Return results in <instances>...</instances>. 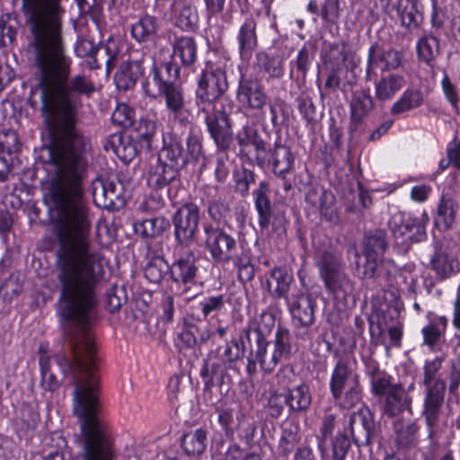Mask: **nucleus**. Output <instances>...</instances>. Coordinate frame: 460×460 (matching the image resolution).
<instances>
[{"instance_id":"1a4fd4ad","label":"nucleus","mask_w":460,"mask_h":460,"mask_svg":"<svg viewBox=\"0 0 460 460\" xmlns=\"http://www.w3.org/2000/svg\"><path fill=\"white\" fill-rule=\"evenodd\" d=\"M204 234L205 247L215 261L228 262L233 259L236 241L232 235L211 225L204 226Z\"/></svg>"},{"instance_id":"ddd939ff","label":"nucleus","mask_w":460,"mask_h":460,"mask_svg":"<svg viewBox=\"0 0 460 460\" xmlns=\"http://www.w3.org/2000/svg\"><path fill=\"white\" fill-rule=\"evenodd\" d=\"M317 296L313 293L299 294L286 299L289 312L301 325L309 326L314 320Z\"/></svg>"},{"instance_id":"bb28decb","label":"nucleus","mask_w":460,"mask_h":460,"mask_svg":"<svg viewBox=\"0 0 460 460\" xmlns=\"http://www.w3.org/2000/svg\"><path fill=\"white\" fill-rule=\"evenodd\" d=\"M158 29L157 21L150 15H146L131 26V34L138 42L154 41L157 37Z\"/></svg>"},{"instance_id":"f257e3e1","label":"nucleus","mask_w":460,"mask_h":460,"mask_svg":"<svg viewBox=\"0 0 460 460\" xmlns=\"http://www.w3.org/2000/svg\"><path fill=\"white\" fill-rule=\"evenodd\" d=\"M22 8L34 35L41 72V111L58 139L49 150L56 168L52 198L57 210L54 230L59 243L57 265H104V257L91 245V222L81 199L84 142L75 128L77 107L69 96V93L89 95L95 88L81 75L65 84L71 61L61 40L58 2H23Z\"/></svg>"},{"instance_id":"a18cd8bd","label":"nucleus","mask_w":460,"mask_h":460,"mask_svg":"<svg viewBox=\"0 0 460 460\" xmlns=\"http://www.w3.org/2000/svg\"><path fill=\"white\" fill-rule=\"evenodd\" d=\"M244 355V342L243 339L232 340L226 344L224 358L228 362H234L242 358Z\"/></svg>"},{"instance_id":"de8ad7c7","label":"nucleus","mask_w":460,"mask_h":460,"mask_svg":"<svg viewBox=\"0 0 460 460\" xmlns=\"http://www.w3.org/2000/svg\"><path fill=\"white\" fill-rule=\"evenodd\" d=\"M224 306L222 296H213L206 298L199 304L200 310L205 317L217 314Z\"/></svg>"},{"instance_id":"9d476101","label":"nucleus","mask_w":460,"mask_h":460,"mask_svg":"<svg viewBox=\"0 0 460 460\" xmlns=\"http://www.w3.org/2000/svg\"><path fill=\"white\" fill-rule=\"evenodd\" d=\"M199 222L198 206L188 203L177 209L172 223L176 239L183 244H189L194 238Z\"/></svg>"},{"instance_id":"5fc2aeb1","label":"nucleus","mask_w":460,"mask_h":460,"mask_svg":"<svg viewBox=\"0 0 460 460\" xmlns=\"http://www.w3.org/2000/svg\"><path fill=\"white\" fill-rule=\"evenodd\" d=\"M431 191V186L427 184H420L411 188L410 197L414 202L424 203L428 200Z\"/></svg>"},{"instance_id":"a211bd4d","label":"nucleus","mask_w":460,"mask_h":460,"mask_svg":"<svg viewBox=\"0 0 460 460\" xmlns=\"http://www.w3.org/2000/svg\"><path fill=\"white\" fill-rule=\"evenodd\" d=\"M402 58V53L395 49L384 50L372 47L368 51L367 73L369 75L376 67H380L383 71L396 69L401 66Z\"/></svg>"},{"instance_id":"c756f323","label":"nucleus","mask_w":460,"mask_h":460,"mask_svg":"<svg viewBox=\"0 0 460 460\" xmlns=\"http://www.w3.org/2000/svg\"><path fill=\"white\" fill-rule=\"evenodd\" d=\"M432 269L441 278H447L460 270L458 259L453 254L438 252L431 260Z\"/></svg>"},{"instance_id":"e433bc0d","label":"nucleus","mask_w":460,"mask_h":460,"mask_svg":"<svg viewBox=\"0 0 460 460\" xmlns=\"http://www.w3.org/2000/svg\"><path fill=\"white\" fill-rule=\"evenodd\" d=\"M98 184L99 186L97 184L94 186V199H96L100 195L103 198L102 205L104 207L114 205L116 199H118L120 195L119 185L110 180L102 181Z\"/></svg>"},{"instance_id":"8fccbe9b","label":"nucleus","mask_w":460,"mask_h":460,"mask_svg":"<svg viewBox=\"0 0 460 460\" xmlns=\"http://www.w3.org/2000/svg\"><path fill=\"white\" fill-rule=\"evenodd\" d=\"M371 385L372 392L376 395H387L390 388L394 385L391 384V377L385 374H377L374 376Z\"/></svg>"},{"instance_id":"bf43d9fd","label":"nucleus","mask_w":460,"mask_h":460,"mask_svg":"<svg viewBox=\"0 0 460 460\" xmlns=\"http://www.w3.org/2000/svg\"><path fill=\"white\" fill-rule=\"evenodd\" d=\"M447 158L456 168L460 169V140L454 139L447 147Z\"/></svg>"},{"instance_id":"37998d69","label":"nucleus","mask_w":460,"mask_h":460,"mask_svg":"<svg viewBox=\"0 0 460 460\" xmlns=\"http://www.w3.org/2000/svg\"><path fill=\"white\" fill-rule=\"evenodd\" d=\"M295 377V373L290 367H282L274 377L271 386L275 385L276 389H279V391L287 393L291 389Z\"/></svg>"},{"instance_id":"864d4df0","label":"nucleus","mask_w":460,"mask_h":460,"mask_svg":"<svg viewBox=\"0 0 460 460\" xmlns=\"http://www.w3.org/2000/svg\"><path fill=\"white\" fill-rule=\"evenodd\" d=\"M234 264L238 269L239 278L241 279L250 280L253 278L254 270L252 265L250 263L249 258L242 257L236 259Z\"/></svg>"},{"instance_id":"393cba45","label":"nucleus","mask_w":460,"mask_h":460,"mask_svg":"<svg viewBox=\"0 0 460 460\" xmlns=\"http://www.w3.org/2000/svg\"><path fill=\"white\" fill-rule=\"evenodd\" d=\"M197 58V46L190 37L177 38L173 43L172 59L183 66L193 64Z\"/></svg>"},{"instance_id":"b1692460","label":"nucleus","mask_w":460,"mask_h":460,"mask_svg":"<svg viewBox=\"0 0 460 460\" xmlns=\"http://www.w3.org/2000/svg\"><path fill=\"white\" fill-rule=\"evenodd\" d=\"M395 442L401 448L415 447L419 441V427L412 420H400L394 424Z\"/></svg>"},{"instance_id":"c85d7f7f","label":"nucleus","mask_w":460,"mask_h":460,"mask_svg":"<svg viewBox=\"0 0 460 460\" xmlns=\"http://www.w3.org/2000/svg\"><path fill=\"white\" fill-rule=\"evenodd\" d=\"M176 176L177 172L173 169L157 159L156 164L148 171L147 183L152 188L160 189L169 184Z\"/></svg>"},{"instance_id":"f3484780","label":"nucleus","mask_w":460,"mask_h":460,"mask_svg":"<svg viewBox=\"0 0 460 460\" xmlns=\"http://www.w3.org/2000/svg\"><path fill=\"white\" fill-rule=\"evenodd\" d=\"M208 131L217 146L222 149L229 147L232 142L231 126L225 112L210 114L206 117Z\"/></svg>"},{"instance_id":"dca6fc26","label":"nucleus","mask_w":460,"mask_h":460,"mask_svg":"<svg viewBox=\"0 0 460 460\" xmlns=\"http://www.w3.org/2000/svg\"><path fill=\"white\" fill-rule=\"evenodd\" d=\"M414 388L415 385L413 382L409 385L407 390L402 385H394L385 397V413L393 417L405 410H409L412 401L410 392L414 390Z\"/></svg>"},{"instance_id":"9b49d317","label":"nucleus","mask_w":460,"mask_h":460,"mask_svg":"<svg viewBox=\"0 0 460 460\" xmlns=\"http://www.w3.org/2000/svg\"><path fill=\"white\" fill-rule=\"evenodd\" d=\"M287 343L288 332L283 331L276 333L270 353L268 351V342L262 339L258 340L255 358L264 372L270 373L275 368L279 359L288 352Z\"/></svg>"},{"instance_id":"7ed1b4c3","label":"nucleus","mask_w":460,"mask_h":460,"mask_svg":"<svg viewBox=\"0 0 460 460\" xmlns=\"http://www.w3.org/2000/svg\"><path fill=\"white\" fill-rule=\"evenodd\" d=\"M386 249L385 239L379 235H370L366 238L364 262L361 257L356 253V270L362 278H388L394 270L395 265L392 261L380 260L379 257Z\"/></svg>"},{"instance_id":"39448f33","label":"nucleus","mask_w":460,"mask_h":460,"mask_svg":"<svg viewBox=\"0 0 460 460\" xmlns=\"http://www.w3.org/2000/svg\"><path fill=\"white\" fill-rule=\"evenodd\" d=\"M315 264L327 291L336 297H345L351 291V282L344 274L341 259L335 253L320 252Z\"/></svg>"},{"instance_id":"603ef678","label":"nucleus","mask_w":460,"mask_h":460,"mask_svg":"<svg viewBox=\"0 0 460 460\" xmlns=\"http://www.w3.org/2000/svg\"><path fill=\"white\" fill-rule=\"evenodd\" d=\"M234 177L236 190L242 194L247 193L250 183L253 181L252 172L248 170H243V172H237Z\"/></svg>"},{"instance_id":"79ce46f5","label":"nucleus","mask_w":460,"mask_h":460,"mask_svg":"<svg viewBox=\"0 0 460 460\" xmlns=\"http://www.w3.org/2000/svg\"><path fill=\"white\" fill-rule=\"evenodd\" d=\"M135 119V111L126 103L117 105L112 113V121L121 127H128L132 125Z\"/></svg>"},{"instance_id":"20e7f679","label":"nucleus","mask_w":460,"mask_h":460,"mask_svg":"<svg viewBox=\"0 0 460 460\" xmlns=\"http://www.w3.org/2000/svg\"><path fill=\"white\" fill-rule=\"evenodd\" d=\"M330 388L342 408L351 409L361 400L358 376L343 360H340L333 369Z\"/></svg>"},{"instance_id":"69168bd1","label":"nucleus","mask_w":460,"mask_h":460,"mask_svg":"<svg viewBox=\"0 0 460 460\" xmlns=\"http://www.w3.org/2000/svg\"><path fill=\"white\" fill-rule=\"evenodd\" d=\"M296 435L292 432L284 434L280 439L279 447L285 454H288L296 444Z\"/></svg>"},{"instance_id":"aec40b11","label":"nucleus","mask_w":460,"mask_h":460,"mask_svg":"<svg viewBox=\"0 0 460 460\" xmlns=\"http://www.w3.org/2000/svg\"><path fill=\"white\" fill-rule=\"evenodd\" d=\"M459 209L458 202L449 195L442 194L435 218V225L440 230H447L456 222Z\"/></svg>"},{"instance_id":"2eb2a0df","label":"nucleus","mask_w":460,"mask_h":460,"mask_svg":"<svg viewBox=\"0 0 460 460\" xmlns=\"http://www.w3.org/2000/svg\"><path fill=\"white\" fill-rule=\"evenodd\" d=\"M239 102L250 111H261L266 105L267 96L256 80H245L240 84Z\"/></svg>"},{"instance_id":"473e14b6","label":"nucleus","mask_w":460,"mask_h":460,"mask_svg":"<svg viewBox=\"0 0 460 460\" xmlns=\"http://www.w3.org/2000/svg\"><path fill=\"white\" fill-rule=\"evenodd\" d=\"M288 406L290 411H300L306 410L312 402V396L307 385L301 384L286 393Z\"/></svg>"},{"instance_id":"49530a36","label":"nucleus","mask_w":460,"mask_h":460,"mask_svg":"<svg viewBox=\"0 0 460 460\" xmlns=\"http://www.w3.org/2000/svg\"><path fill=\"white\" fill-rule=\"evenodd\" d=\"M143 226L146 235L155 236L166 230L170 223L164 217H155L145 220Z\"/></svg>"},{"instance_id":"774afa93","label":"nucleus","mask_w":460,"mask_h":460,"mask_svg":"<svg viewBox=\"0 0 460 460\" xmlns=\"http://www.w3.org/2000/svg\"><path fill=\"white\" fill-rule=\"evenodd\" d=\"M452 323L460 336V295L457 294L453 303V319Z\"/></svg>"},{"instance_id":"58836bf2","label":"nucleus","mask_w":460,"mask_h":460,"mask_svg":"<svg viewBox=\"0 0 460 460\" xmlns=\"http://www.w3.org/2000/svg\"><path fill=\"white\" fill-rule=\"evenodd\" d=\"M397 13L402 23L407 27H416L421 20V13L417 8L416 2H399Z\"/></svg>"},{"instance_id":"412c9836","label":"nucleus","mask_w":460,"mask_h":460,"mask_svg":"<svg viewBox=\"0 0 460 460\" xmlns=\"http://www.w3.org/2000/svg\"><path fill=\"white\" fill-rule=\"evenodd\" d=\"M293 277L283 268H274L270 270V277L266 280L268 291L272 296L285 299L288 298V292Z\"/></svg>"},{"instance_id":"2f4dec72","label":"nucleus","mask_w":460,"mask_h":460,"mask_svg":"<svg viewBox=\"0 0 460 460\" xmlns=\"http://www.w3.org/2000/svg\"><path fill=\"white\" fill-rule=\"evenodd\" d=\"M268 192L269 187L265 181L260 182L258 190L254 192L255 207L259 214V224L262 228L269 226L271 217V207Z\"/></svg>"},{"instance_id":"0eeeda50","label":"nucleus","mask_w":460,"mask_h":460,"mask_svg":"<svg viewBox=\"0 0 460 460\" xmlns=\"http://www.w3.org/2000/svg\"><path fill=\"white\" fill-rule=\"evenodd\" d=\"M226 62H208L199 81L197 97L203 103H212L226 91Z\"/></svg>"},{"instance_id":"3c124183","label":"nucleus","mask_w":460,"mask_h":460,"mask_svg":"<svg viewBox=\"0 0 460 460\" xmlns=\"http://www.w3.org/2000/svg\"><path fill=\"white\" fill-rule=\"evenodd\" d=\"M157 123L153 119L147 115L146 118H142L139 121L138 125V132L139 135L146 139L151 138L157 132Z\"/></svg>"},{"instance_id":"72a5a7b5","label":"nucleus","mask_w":460,"mask_h":460,"mask_svg":"<svg viewBox=\"0 0 460 460\" xmlns=\"http://www.w3.org/2000/svg\"><path fill=\"white\" fill-rule=\"evenodd\" d=\"M172 10L176 25L182 30L192 29L198 22L196 11L187 2H173Z\"/></svg>"},{"instance_id":"cd10ccee","label":"nucleus","mask_w":460,"mask_h":460,"mask_svg":"<svg viewBox=\"0 0 460 460\" xmlns=\"http://www.w3.org/2000/svg\"><path fill=\"white\" fill-rule=\"evenodd\" d=\"M270 161L273 172L279 176H283L292 169L294 155L288 146L276 143Z\"/></svg>"},{"instance_id":"ea45409f","label":"nucleus","mask_w":460,"mask_h":460,"mask_svg":"<svg viewBox=\"0 0 460 460\" xmlns=\"http://www.w3.org/2000/svg\"><path fill=\"white\" fill-rule=\"evenodd\" d=\"M285 404L288 405L286 393L279 391V389H276L275 385L270 386L268 398V407L270 415L279 417L282 413Z\"/></svg>"},{"instance_id":"09e8293b","label":"nucleus","mask_w":460,"mask_h":460,"mask_svg":"<svg viewBox=\"0 0 460 460\" xmlns=\"http://www.w3.org/2000/svg\"><path fill=\"white\" fill-rule=\"evenodd\" d=\"M40 373H41V386L46 390H55L58 386L57 377L49 370L47 360L40 358Z\"/></svg>"},{"instance_id":"4d7b16f0","label":"nucleus","mask_w":460,"mask_h":460,"mask_svg":"<svg viewBox=\"0 0 460 460\" xmlns=\"http://www.w3.org/2000/svg\"><path fill=\"white\" fill-rule=\"evenodd\" d=\"M188 158L198 160L202 155L201 143L196 137H190L187 140Z\"/></svg>"},{"instance_id":"4468645a","label":"nucleus","mask_w":460,"mask_h":460,"mask_svg":"<svg viewBox=\"0 0 460 460\" xmlns=\"http://www.w3.org/2000/svg\"><path fill=\"white\" fill-rule=\"evenodd\" d=\"M194 253L190 251L181 255L171 266V275L174 282L184 286L181 294L187 292L195 282L198 268Z\"/></svg>"},{"instance_id":"052dcab7","label":"nucleus","mask_w":460,"mask_h":460,"mask_svg":"<svg viewBox=\"0 0 460 460\" xmlns=\"http://www.w3.org/2000/svg\"><path fill=\"white\" fill-rule=\"evenodd\" d=\"M14 72L6 63L0 61V92L13 79Z\"/></svg>"},{"instance_id":"13d9d810","label":"nucleus","mask_w":460,"mask_h":460,"mask_svg":"<svg viewBox=\"0 0 460 460\" xmlns=\"http://www.w3.org/2000/svg\"><path fill=\"white\" fill-rule=\"evenodd\" d=\"M441 84H442L443 92H444L447 99L448 100V102L454 107H456L457 102H458V96H457L455 86L451 84V82L447 75H444Z\"/></svg>"},{"instance_id":"f8f14e48","label":"nucleus","mask_w":460,"mask_h":460,"mask_svg":"<svg viewBox=\"0 0 460 460\" xmlns=\"http://www.w3.org/2000/svg\"><path fill=\"white\" fill-rule=\"evenodd\" d=\"M236 141L240 147V153L245 155H252L260 163L266 160V146L260 137L255 125L245 124L236 134Z\"/></svg>"},{"instance_id":"c03bdc74","label":"nucleus","mask_w":460,"mask_h":460,"mask_svg":"<svg viewBox=\"0 0 460 460\" xmlns=\"http://www.w3.org/2000/svg\"><path fill=\"white\" fill-rule=\"evenodd\" d=\"M346 58L345 46L334 45L330 49L325 62L332 70H338L344 64Z\"/></svg>"},{"instance_id":"5701e85b","label":"nucleus","mask_w":460,"mask_h":460,"mask_svg":"<svg viewBox=\"0 0 460 460\" xmlns=\"http://www.w3.org/2000/svg\"><path fill=\"white\" fill-rule=\"evenodd\" d=\"M143 73L144 67L140 61L123 63L115 75L114 81L119 89L126 91L134 87Z\"/></svg>"},{"instance_id":"6e6552de","label":"nucleus","mask_w":460,"mask_h":460,"mask_svg":"<svg viewBox=\"0 0 460 460\" xmlns=\"http://www.w3.org/2000/svg\"><path fill=\"white\" fill-rule=\"evenodd\" d=\"M153 81L158 87L159 93L164 98L169 115L181 123L189 121L190 111L181 90L172 83L162 80L157 72L155 73Z\"/></svg>"},{"instance_id":"338daca9","label":"nucleus","mask_w":460,"mask_h":460,"mask_svg":"<svg viewBox=\"0 0 460 460\" xmlns=\"http://www.w3.org/2000/svg\"><path fill=\"white\" fill-rule=\"evenodd\" d=\"M460 385V370L453 367L449 375L448 391L455 394Z\"/></svg>"},{"instance_id":"a19ab883","label":"nucleus","mask_w":460,"mask_h":460,"mask_svg":"<svg viewBox=\"0 0 460 460\" xmlns=\"http://www.w3.org/2000/svg\"><path fill=\"white\" fill-rule=\"evenodd\" d=\"M259 61L263 70L272 77H280L283 75V60L279 56L270 57L262 54L259 57Z\"/></svg>"},{"instance_id":"6e6d98bb","label":"nucleus","mask_w":460,"mask_h":460,"mask_svg":"<svg viewBox=\"0 0 460 460\" xmlns=\"http://www.w3.org/2000/svg\"><path fill=\"white\" fill-rule=\"evenodd\" d=\"M421 332L424 343L429 346H433L442 334L440 327H438L435 323H431L423 327Z\"/></svg>"},{"instance_id":"f704fd0d","label":"nucleus","mask_w":460,"mask_h":460,"mask_svg":"<svg viewBox=\"0 0 460 460\" xmlns=\"http://www.w3.org/2000/svg\"><path fill=\"white\" fill-rule=\"evenodd\" d=\"M372 107L373 100L369 94L363 92L354 93L350 102L351 120L359 123Z\"/></svg>"},{"instance_id":"4c0bfd02","label":"nucleus","mask_w":460,"mask_h":460,"mask_svg":"<svg viewBox=\"0 0 460 460\" xmlns=\"http://www.w3.org/2000/svg\"><path fill=\"white\" fill-rule=\"evenodd\" d=\"M417 52L422 61L426 63L431 62L439 53L438 39L432 36L420 38L417 43Z\"/></svg>"},{"instance_id":"4be33fe9","label":"nucleus","mask_w":460,"mask_h":460,"mask_svg":"<svg viewBox=\"0 0 460 460\" xmlns=\"http://www.w3.org/2000/svg\"><path fill=\"white\" fill-rule=\"evenodd\" d=\"M164 146L158 155V160L169 165V168L178 172L186 164V158L182 154V146L180 141L175 137H171L169 141L164 140Z\"/></svg>"},{"instance_id":"c9c22d12","label":"nucleus","mask_w":460,"mask_h":460,"mask_svg":"<svg viewBox=\"0 0 460 460\" xmlns=\"http://www.w3.org/2000/svg\"><path fill=\"white\" fill-rule=\"evenodd\" d=\"M207 433L202 429H198L184 435L181 446L189 455H199L207 447Z\"/></svg>"},{"instance_id":"a878e982","label":"nucleus","mask_w":460,"mask_h":460,"mask_svg":"<svg viewBox=\"0 0 460 460\" xmlns=\"http://www.w3.org/2000/svg\"><path fill=\"white\" fill-rule=\"evenodd\" d=\"M424 102V94L420 89L408 88L391 107L393 115L401 114L420 107Z\"/></svg>"},{"instance_id":"0e129e2a","label":"nucleus","mask_w":460,"mask_h":460,"mask_svg":"<svg viewBox=\"0 0 460 460\" xmlns=\"http://www.w3.org/2000/svg\"><path fill=\"white\" fill-rule=\"evenodd\" d=\"M116 153L124 162H129L136 156L137 151L133 145L125 146L121 143L117 146Z\"/></svg>"},{"instance_id":"680f3d73","label":"nucleus","mask_w":460,"mask_h":460,"mask_svg":"<svg viewBox=\"0 0 460 460\" xmlns=\"http://www.w3.org/2000/svg\"><path fill=\"white\" fill-rule=\"evenodd\" d=\"M285 103L280 99H276L270 103V121L273 126L279 123V115L283 113Z\"/></svg>"},{"instance_id":"7c9ffc66","label":"nucleus","mask_w":460,"mask_h":460,"mask_svg":"<svg viewBox=\"0 0 460 460\" xmlns=\"http://www.w3.org/2000/svg\"><path fill=\"white\" fill-rule=\"evenodd\" d=\"M255 30L256 23L253 19H247L239 30V50L243 58H248L257 46Z\"/></svg>"},{"instance_id":"423d86ee","label":"nucleus","mask_w":460,"mask_h":460,"mask_svg":"<svg viewBox=\"0 0 460 460\" xmlns=\"http://www.w3.org/2000/svg\"><path fill=\"white\" fill-rule=\"evenodd\" d=\"M429 216L423 211L420 217L410 213L394 214L390 220V227L398 243H419L426 237V226Z\"/></svg>"},{"instance_id":"f03ea898","label":"nucleus","mask_w":460,"mask_h":460,"mask_svg":"<svg viewBox=\"0 0 460 460\" xmlns=\"http://www.w3.org/2000/svg\"><path fill=\"white\" fill-rule=\"evenodd\" d=\"M442 357L426 360L423 366V415L428 426L436 425L445 399L447 385L443 377Z\"/></svg>"},{"instance_id":"e2e57ef3","label":"nucleus","mask_w":460,"mask_h":460,"mask_svg":"<svg viewBox=\"0 0 460 460\" xmlns=\"http://www.w3.org/2000/svg\"><path fill=\"white\" fill-rule=\"evenodd\" d=\"M16 32L11 26L0 22V44L5 46L11 44L15 40Z\"/></svg>"},{"instance_id":"6ab92c4d","label":"nucleus","mask_w":460,"mask_h":460,"mask_svg":"<svg viewBox=\"0 0 460 460\" xmlns=\"http://www.w3.org/2000/svg\"><path fill=\"white\" fill-rule=\"evenodd\" d=\"M404 75L400 74H387L375 83V96L378 101L387 102L405 85Z\"/></svg>"}]
</instances>
